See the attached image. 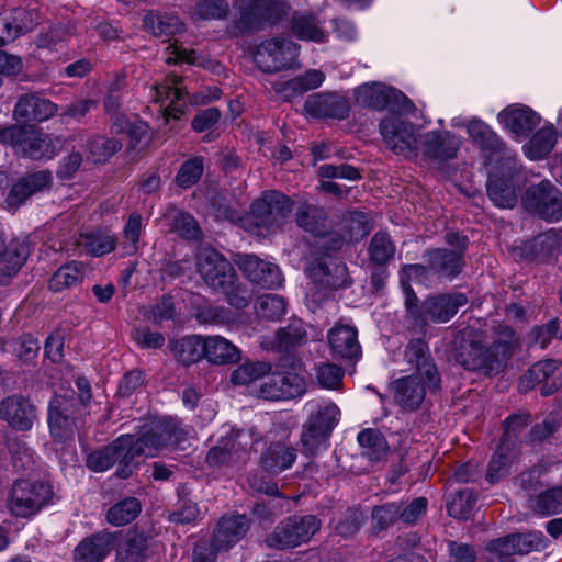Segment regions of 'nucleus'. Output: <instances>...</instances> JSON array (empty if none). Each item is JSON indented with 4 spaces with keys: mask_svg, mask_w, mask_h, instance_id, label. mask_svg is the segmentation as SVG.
I'll use <instances>...</instances> for the list:
<instances>
[{
    "mask_svg": "<svg viewBox=\"0 0 562 562\" xmlns=\"http://www.w3.org/2000/svg\"><path fill=\"white\" fill-rule=\"evenodd\" d=\"M183 431L170 417L145 423L135 435H122L111 446L91 452L87 465L94 472H104L114 463L128 465L137 457H154L160 450L178 446Z\"/></svg>",
    "mask_w": 562,
    "mask_h": 562,
    "instance_id": "nucleus-1",
    "label": "nucleus"
},
{
    "mask_svg": "<svg viewBox=\"0 0 562 562\" xmlns=\"http://www.w3.org/2000/svg\"><path fill=\"white\" fill-rule=\"evenodd\" d=\"M380 132L387 147L395 154L431 164L453 159L462 145V138L449 131L423 133L404 114H392L383 119Z\"/></svg>",
    "mask_w": 562,
    "mask_h": 562,
    "instance_id": "nucleus-2",
    "label": "nucleus"
},
{
    "mask_svg": "<svg viewBox=\"0 0 562 562\" xmlns=\"http://www.w3.org/2000/svg\"><path fill=\"white\" fill-rule=\"evenodd\" d=\"M517 344L516 333L508 326H499L494 342L486 349L481 340L474 338L463 346L458 355L459 362L469 370L485 373L497 372L513 355Z\"/></svg>",
    "mask_w": 562,
    "mask_h": 562,
    "instance_id": "nucleus-3",
    "label": "nucleus"
},
{
    "mask_svg": "<svg viewBox=\"0 0 562 562\" xmlns=\"http://www.w3.org/2000/svg\"><path fill=\"white\" fill-rule=\"evenodd\" d=\"M405 291V305L414 324L420 329L429 323H447L467 304L468 299L462 293H442L427 296L420 305L412 288L402 280Z\"/></svg>",
    "mask_w": 562,
    "mask_h": 562,
    "instance_id": "nucleus-4",
    "label": "nucleus"
},
{
    "mask_svg": "<svg viewBox=\"0 0 562 562\" xmlns=\"http://www.w3.org/2000/svg\"><path fill=\"white\" fill-rule=\"evenodd\" d=\"M239 18L235 29L250 33L272 26L289 16L291 5L284 0H239Z\"/></svg>",
    "mask_w": 562,
    "mask_h": 562,
    "instance_id": "nucleus-5",
    "label": "nucleus"
},
{
    "mask_svg": "<svg viewBox=\"0 0 562 562\" xmlns=\"http://www.w3.org/2000/svg\"><path fill=\"white\" fill-rule=\"evenodd\" d=\"M52 496L50 484L43 480H18L11 487L8 508L15 517L29 518L36 515Z\"/></svg>",
    "mask_w": 562,
    "mask_h": 562,
    "instance_id": "nucleus-6",
    "label": "nucleus"
},
{
    "mask_svg": "<svg viewBox=\"0 0 562 562\" xmlns=\"http://www.w3.org/2000/svg\"><path fill=\"white\" fill-rule=\"evenodd\" d=\"M300 45L284 37H271L262 41L256 48L254 59L266 72H278L297 64Z\"/></svg>",
    "mask_w": 562,
    "mask_h": 562,
    "instance_id": "nucleus-7",
    "label": "nucleus"
},
{
    "mask_svg": "<svg viewBox=\"0 0 562 562\" xmlns=\"http://www.w3.org/2000/svg\"><path fill=\"white\" fill-rule=\"evenodd\" d=\"M321 521L313 515L293 516L280 522L266 539L270 548H295L306 543L319 530Z\"/></svg>",
    "mask_w": 562,
    "mask_h": 562,
    "instance_id": "nucleus-8",
    "label": "nucleus"
},
{
    "mask_svg": "<svg viewBox=\"0 0 562 562\" xmlns=\"http://www.w3.org/2000/svg\"><path fill=\"white\" fill-rule=\"evenodd\" d=\"M0 142L14 146L31 159L52 158L49 137L34 126H10L0 131Z\"/></svg>",
    "mask_w": 562,
    "mask_h": 562,
    "instance_id": "nucleus-9",
    "label": "nucleus"
},
{
    "mask_svg": "<svg viewBox=\"0 0 562 562\" xmlns=\"http://www.w3.org/2000/svg\"><path fill=\"white\" fill-rule=\"evenodd\" d=\"M196 267L204 282L214 290H227L236 281V273L231 262L213 248L199 250Z\"/></svg>",
    "mask_w": 562,
    "mask_h": 562,
    "instance_id": "nucleus-10",
    "label": "nucleus"
},
{
    "mask_svg": "<svg viewBox=\"0 0 562 562\" xmlns=\"http://www.w3.org/2000/svg\"><path fill=\"white\" fill-rule=\"evenodd\" d=\"M356 102L364 108L374 110L407 111L411 109V101L398 90L387 87L381 82H367L355 90Z\"/></svg>",
    "mask_w": 562,
    "mask_h": 562,
    "instance_id": "nucleus-11",
    "label": "nucleus"
},
{
    "mask_svg": "<svg viewBox=\"0 0 562 562\" xmlns=\"http://www.w3.org/2000/svg\"><path fill=\"white\" fill-rule=\"evenodd\" d=\"M292 206V201L283 193L267 191L252 203L250 214L257 226L271 229L282 225Z\"/></svg>",
    "mask_w": 562,
    "mask_h": 562,
    "instance_id": "nucleus-12",
    "label": "nucleus"
},
{
    "mask_svg": "<svg viewBox=\"0 0 562 562\" xmlns=\"http://www.w3.org/2000/svg\"><path fill=\"white\" fill-rule=\"evenodd\" d=\"M525 203L530 211L547 221L562 220V194L548 180L529 188Z\"/></svg>",
    "mask_w": 562,
    "mask_h": 562,
    "instance_id": "nucleus-13",
    "label": "nucleus"
},
{
    "mask_svg": "<svg viewBox=\"0 0 562 562\" xmlns=\"http://www.w3.org/2000/svg\"><path fill=\"white\" fill-rule=\"evenodd\" d=\"M252 443L250 431L231 429L229 436L222 438L217 446L210 449L206 461L212 467L237 462L248 453Z\"/></svg>",
    "mask_w": 562,
    "mask_h": 562,
    "instance_id": "nucleus-14",
    "label": "nucleus"
},
{
    "mask_svg": "<svg viewBox=\"0 0 562 562\" xmlns=\"http://www.w3.org/2000/svg\"><path fill=\"white\" fill-rule=\"evenodd\" d=\"M497 120L515 138L521 139L540 124L541 117L531 108L516 103L502 110Z\"/></svg>",
    "mask_w": 562,
    "mask_h": 562,
    "instance_id": "nucleus-15",
    "label": "nucleus"
},
{
    "mask_svg": "<svg viewBox=\"0 0 562 562\" xmlns=\"http://www.w3.org/2000/svg\"><path fill=\"white\" fill-rule=\"evenodd\" d=\"M0 418L16 430L27 431L37 419L36 408L23 396H9L0 402Z\"/></svg>",
    "mask_w": 562,
    "mask_h": 562,
    "instance_id": "nucleus-16",
    "label": "nucleus"
},
{
    "mask_svg": "<svg viewBox=\"0 0 562 562\" xmlns=\"http://www.w3.org/2000/svg\"><path fill=\"white\" fill-rule=\"evenodd\" d=\"M153 91V100L156 103L164 105L168 101V104L164 108L166 119H176L182 113L188 91L181 77L170 75L164 83L155 86Z\"/></svg>",
    "mask_w": 562,
    "mask_h": 562,
    "instance_id": "nucleus-17",
    "label": "nucleus"
},
{
    "mask_svg": "<svg viewBox=\"0 0 562 562\" xmlns=\"http://www.w3.org/2000/svg\"><path fill=\"white\" fill-rule=\"evenodd\" d=\"M238 266L252 283L262 288H276L282 283V276L278 266L255 255L240 256Z\"/></svg>",
    "mask_w": 562,
    "mask_h": 562,
    "instance_id": "nucleus-18",
    "label": "nucleus"
},
{
    "mask_svg": "<svg viewBox=\"0 0 562 562\" xmlns=\"http://www.w3.org/2000/svg\"><path fill=\"white\" fill-rule=\"evenodd\" d=\"M304 110L313 117L344 120L350 108L348 100L339 94L316 93L305 101Z\"/></svg>",
    "mask_w": 562,
    "mask_h": 562,
    "instance_id": "nucleus-19",
    "label": "nucleus"
},
{
    "mask_svg": "<svg viewBox=\"0 0 562 562\" xmlns=\"http://www.w3.org/2000/svg\"><path fill=\"white\" fill-rule=\"evenodd\" d=\"M74 404L66 395H55L48 407V426L52 436L57 440H66L72 437L75 419L70 416Z\"/></svg>",
    "mask_w": 562,
    "mask_h": 562,
    "instance_id": "nucleus-20",
    "label": "nucleus"
},
{
    "mask_svg": "<svg viewBox=\"0 0 562 562\" xmlns=\"http://www.w3.org/2000/svg\"><path fill=\"white\" fill-rule=\"evenodd\" d=\"M427 383L425 375L413 373L408 376L396 380L393 383L394 396L396 402L406 408L416 409L422 404L426 390L436 389Z\"/></svg>",
    "mask_w": 562,
    "mask_h": 562,
    "instance_id": "nucleus-21",
    "label": "nucleus"
},
{
    "mask_svg": "<svg viewBox=\"0 0 562 562\" xmlns=\"http://www.w3.org/2000/svg\"><path fill=\"white\" fill-rule=\"evenodd\" d=\"M249 527L245 515L223 517L213 533V547L216 551L227 550L237 543Z\"/></svg>",
    "mask_w": 562,
    "mask_h": 562,
    "instance_id": "nucleus-22",
    "label": "nucleus"
},
{
    "mask_svg": "<svg viewBox=\"0 0 562 562\" xmlns=\"http://www.w3.org/2000/svg\"><path fill=\"white\" fill-rule=\"evenodd\" d=\"M325 413L328 415V419L324 424L319 425L308 419L304 426L301 440L308 453H315L326 442L329 434L338 424L340 416L338 407L329 406Z\"/></svg>",
    "mask_w": 562,
    "mask_h": 562,
    "instance_id": "nucleus-23",
    "label": "nucleus"
},
{
    "mask_svg": "<svg viewBox=\"0 0 562 562\" xmlns=\"http://www.w3.org/2000/svg\"><path fill=\"white\" fill-rule=\"evenodd\" d=\"M26 243L12 239L0 249V285L8 284L29 257Z\"/></svg>",
    "mask_w": 562,
    "mask_h": 562,
    "instance_id": "nucleus-24",
    "label": "nucleus"
},
{
    "mask_svg": "<svg viewBox=\"0 0 562 562\" xmlns=\"http://www.w3.org/2000/svg\"><path fill=\"white\" fill-rule=\"evenodd\" d=\"M58 106L52 101L36 94L22 97L14 108V117L18 121H46L57 113Z\"/></svg>",
    "mask_w": 562,
    "mask_h": 562,
    "instance_id": "nucleus-25",
    "label": "nucleus"
},
{
    "mask_svg": "<svg viewBox=\"0 0 562 562\" xmlns=\"http://www.w3.org/2000/svg\"><path fill=\"white\" fill-rule=\"evenodd\" d=\"M204 359L216 366L235 363L240 360V350L220 335L203 336Z\"/></svg>",
    "mask_w": 562,
    "mask_h": 562,
    "instance_id": "nucleus-26",
    "label": "nucleus"
},
{
    "mask_svg": "<svg viewBox=\"0 0 562 562\" xmlns=\"http://www.w3.org/2000/svg\"><path fill=\"white\" fill-rule=\"evenodd\" d=\"M296 450L285 442L271 443L261 454L260 464L270 474L290 469L296 460Z\"/></svg>",
    "mask_w": 562,
    "mask_h": 562,
    "instance_id": "nucleus-27",
    "label": "nucleus"
},
{
    "mask_svg": "<svg viewBox=\"0 0 562 562\" xmlns=\"http://www.w3.org/2000/svg\"><path fill=\"white\" fill-rule=\"evenodd\" d=\"M328 342L333 352L341 358H353L360 353L358 333L350 325H336L328 333Z\"/></svg>",
    "mask_w": 562,
    "mask_h": 562,
    "instance_id": "nucleus-28",
    "label": "nucleus"
},
{
    "mask_svg": "<svg viewBox=\"0 0 562 562\" xmlns=\"http://www.w3.org/2000/svg\"><path fill=\"white\" fill-rule=\"evenodd\" d=\"M427 351L428 347L424 340H412L405 350V358L409 363L415 364L416 373L427 378L428 385L438 386L440 379L435 364L427 355Z\"/></svg>",
    "mask_w": 562,
    "mask_h": 562,
    "instance_id": "nucleus-29",
    "label": "nucleus"
},
{
    "mask_svg": "<svg viewBox=\"0 0 562 562\" xmlns=\"http://www.w3.org/2000/svg\"><path fill=\"white\" fill-rule=\"evenodd\" d=\"M112 550V537L97 533L83 539L74 550L75 562H100Z\"/></svg>",
    "mask_w": 562,
    "mask_h": 562,
    "instance_id": "nucleus-30",
    "label": "nucleus"
},
{
    "mask_svg": "<svg viewBox=\"0 0 562 562\" xmlns=\"http://www.w3.org/2000/svg\"><path fill=\"white\" fill-rule=\"evenodd\" d=\"M52 181V176L46 171H38L18 181L8 194L7 202L10 206H20L29 196L46 188Z\"/></svg>",
    "mask_w": 562,
    "mask_h": 562,
    "instance_id": "nucleus-31",
    "label": "nucleus"
},
{
    "mask_svg": "<svg viewBox=\"0 0 562 562\" xmlns=\"http://www.w3.org/2000/svg\"><path fill=\"white\" fill-rule=\"evenodd\" d=\"M291 32L301 41L324 43L327 40V32L321 21L311 13H294L291 18Z\"/></svg>",
    "mask_w": 562,
    "mask_h": 562,
    "instance_id": "nucleus-32",
    "label": "nucleus"
},
{
    "mask_svg": "<svg viewBox=\"0 0 562 562\" xmlns=\"http://www.w3.org/2000/svg\"><path fill=\"white\" fill-rule=\"evenodd\" d=\"M169 349L178 362L190 366L204 358L203 336L189 335L171 340Z\"/></svg>",
    "mask_w": 562,
    "mask_h": 562,
    "instance_id": "nucleus-33",
    "label": "nucleus"
},
{
    "mask_svg": "<svg viewBox=\"0 0 562 562\" xmlns=\"http://www.w3.org/2000/svg\"><path fill=\"white\" fill-rule=\"evenodd\" d=\"M81 252L101 257L114 250L116 238L109 232H89L80 234L76 241Z\"/></svg>",
    "mask_w": 562,
    "mask_h": 562,
    "instance_id": "nucleus-34",
    "label": "nucleus"
},
{
    "mask_svg": "<svg viewBox=\"0 0 562 562\" xmlns=\"http://www.w3.org/2000/svg\"><path fill=\"white\" fill-rule=\"evenodd\" d=\"M467 132L472 142L484 151H501L504 147L498 135L480 119L469 120Z\"/></svg>",
    "mask_w": 562,
    "mask_h": 562,
    "instance_id": "nucleus-35",
    "label": "nucleus"
},
{
    "mask_svg": "<svg viewBox=\"0 0 562 562\" xmlns=\"http://www.w3.org/2000/svg\"><path fill=\"white\" fill-rule=\"evenodd\" d=\"M361 454L371 462L383 460L389 453V445L384 436L374 429H364L358 434Z\"/></svg>",
    "mask_w": 562,
    "mask_h": 562,
    "instance_id": "nucleus-36",
    "label": "nucleus"
},
{
    "mask_svg": "<svg viewBox=\"0 0 562 562\" xmlns=\"http://www.w3.org/2000/svg\"><path fill=\"white\" fill-rule=\"evenodd\" d=\"M557 133L552 125L543 126L524 146L526 156L532 160L546 157L554 148Z\"/></svg>",
    "mask_w": 562,
    "mask_h": 562,
    "instance_id": "nucleus-37",
    "label": "nucleus"
},
{
    "mask_svg": "<svg viewBox=\"0 0 562 562\" xmlns=\"http://www.w3.org/2000/svg\"><path fill=\"white\" fill-rule=\"evenodd\" d=\"M296 223L304 231L319 235L325 228L326 213L323 209L303 202L296 210Z\"/></svg>",
    "mask_w": 562,
    "mask_h": 562,
    "instance_id": "nucleus-38",
    "label": "nucleus"
},
{
    "mask_svg": "<svg viewBox=\"0 0 562 562\" xmlns=\"http://www.w3.org/2000/svg\"><path fill=\"white\" fill-rule=\"evenodd\" d=\"M86 267L82 262L71 261L61 266L50 278L49 289L54 292L78 284L85 277Z\"/></svg>",
    "mask_w": 562,
    "mask_h": 562,
    "instance_id": "nucleus-39",
    "label": "nucleus"
},
{
    "mask_svg": "<svg viewBox=\"0 0 562 562\" xmlns=\"http://www.w3.org/2000/svg\"><path fill=\"white\" fill-rule=\"evenodd\" d=\"M430 265L438 273L445 277H454L460 272L463 261L459 251L436 249L430 252Z\"/></svg>",
    "mask_w": 562,
    "mask_h": 562,
    "instance_id": "nucleus-40",
    "label": "nucleus"
},
{
    "mask_svg": "<svg viewBox=\"0 0 562 562\" xmlns=\"http://www.w3.org/2000/svg\"><path fill=\"white\" fill-rule=\"evenodd\" d=\"M487 193L498 207L512 209L517 202V194L512 184L494 176H491L487 180Z\"/></svg>",
    "mask_w": 562,
    "mask_h": 562,
    "instance_id": "nucleus-41",
    "label": "nucleus"
},
{
    "mask_svg": "<svg viewBox=\"0 0 562 562\" xmlns=\"http://www.w3.org/2000/svg\"><path fill=\"white\" fill-rule=\"evenodd\" d=\"M140 513V503L135 497L125 498L109 508L106 519L114 526L132 522Z\"/></svg>",
    "mask_w": 562,
    "mask_h": 562,
    "instance_id": "nucleus-42",
    "label": "nucleus"
},
{
    "mask_svg": "<svg viewBox=\"0 0 562 562\" xmlns=\"http://www.w3.org/2000/svg\"><path fill=\"white\" fill-rule=\"evenodd\" d=\"M145 30L155 36L172 35L182 31V24L176 16L148 13L143 18Z\"/></svg>",
    "mask_w": 562,
    "mask_h": 562,
    "instance_id": "nucleus-43",
    "label": "nucleus"
},
{
    "mask_svg": "<svg viewBox=\"0 0 562 562\" xmlns=\"http://www.w3.org/2000/svg\"><path fill=\"white\" fill-rule=\"evenodd\" d=\"M313 277L327 288L339 289L348 285L347 268L341 263H334L333 270L325 263H319L313 270Z\"/></svg>",
    "mask_w": 562,
    "mask_h": 562,
    "instance_id": "nucleus-44",
    "label": "nucleus"
},
{
    "mask_svg": "<svg viewBox=\"0 0 562 562\" xmlns=\"http://www.w3.org/2000/svg\"><path fill=\"white\" fill-rule=\"evenodd\" d=\"M88 158L93 162H102L114 155L121 147L120 140L110 139L105 136H93L87 140Z\"/></svg>",
    "mask_w": 562,
    "mask_h": 562,
    "instance_id": "nucleus-45",
    "label": "nucleus"
},
{
    "mask_svg": "<svg viewBox=\"0 0 562 562\" xmlns=\"http://www.w3.org/2000/svg\"><path fill=\"white\" fill-rule=\"evenodd\" d=\"M510 449L501 442L498 449L493 454L486 471V480L494 484L508 473V469L513 462Z\"/></svg>",
    "mask_w": 562,
    "mask_h": 562,
    "instance_id": "nucleus-46",
    "label": "nucleus"
},
{
    "mask_svg": "<svg viewBox=\"0 0 562 562\" xmlns=\"http://www.w3.org/2000/svg\"><path fill=\"white\" fill-rule=\"evenodd\" d=\"M112 131L116 134H126L131 145L135 147L148 133V125L136 117L117 116Z\"/></svg>",
    "mask_w": 562,
    "mask_h": 562,
    "instance_id": "nucleus-47",
    "label": "nucleus"
},
{
    "mask_svg": "<svg viewBox=\"0 0 562 562\" xmlns=\"http://www.w3.org/2000/svg\"><path fill=\"white\" fill-rule=\"evenodd\" d=\"M536 513L542 516L555 515L562 512V487H551L540 493L532 503Z\"/></svg>",
    "mask_w": 562,
    "mask_h": 562,
    "instance_id": "nucleus-48",
    "label": "nucleus"
},
{
    "mask_svg": "<svg viewBox=\"0 0 562 562\" xmlns=\"http://www.w3.org/2000/svg\"><path fill=\"white\" fill-rule=\"evenodd\" d=\"M270 369L266 362H246L233 371L231 381L236 385H248L261 380Z\"/></svg>",
    "mask_w": 562,
    "mask_h": 562,
    "instance_id": "nucleus-49",
    "label": "nucleus"
},
{
    "mask_svg": "<svg viewBox=\"0 0 562 562\" xmlns=\"http://www.w3.org/2000/svg\"><path fill=\"white\" fill-rule=\"evenodd\" d=\"M559 364L555 360L547 359L533 364L520 379L519 387L527 391L535 384L542 382L555 372Z\"/></svg>",
    "mask_w": 562,
    "mask_h": 562,
    "instance_id": "nucleus-50",
    "label": "nucleus"
},
{
    "mask_svg": "<svg viewBox=\"0 0 562 562\" xmlns=\"http://www.w3.org/2000/svg\"><path fill=\"white\" fill-rule=\"evenodd\" d=\"M283 393H277L274 396H284V400H291L302 396L306 391V380L301 369L281 372Z\"/></svg>",
    "mask_w": 562,
    "mask_h": 562,
    "instance_id": "nucleus-51",
    "label": "nucleus"
},
{
    "mask_svg": "<svg viewBox=\"0 0 562 562\" xmlns=\"http://www.w3.org/2000/svg\"><path fill=\"white\" fill-rule=\"evenodd\" d=\"M517 554H528L532 551L546 550L550 541L541 531H530L526 533H514Z\"/></svg>",
    "mask_w": 562,
    "mask_h": 562,
    "instance_id": "nucleus-52",
    "label": "nucleus"
},
{
    "mask_svg": "<svg viewBox=\"0 0 562 562\" xmlns=\"http://www.w3.org/2000/svg\"><path fill=\"white\" fill-rule=\"evenodd\" d=\"M256 311L260 317L278 319L285 312V302L277 294H263L257 299Z\"/></svg>",
    "mask_w": 562,
    "mask_h": 562,
    "instance_id": "nucleus-53",
    "label": "nucleus"
},
{
    "mask_svg": "<svg viewBox=\"0 0 562 562\" xmlns=\"http://www.w3.org/2000/svg\"><path fill=\"white\" fill-rule=\"evenodd\" d=\"M35 25L33 13L23 9H18L13 13L11 21L5 22V35L8 40H14L20 35L31 31Z\"/></svg>",
    "mask_w": 562,
    "mask_h": 562,
    "instance_id": "nucleus-54",
    "label": "nucleus"
},
{
    "mask_svg": "<svg viewBox=\"0 0 562 562\" xmlns=\"http://www.w3.org/2000/svg\"><path fill=\"white\" fill-rule=\"evenodd\" d=\"M475 505V497L469 490L458 492L447 504V510L451 517L467 518Z\"/></svg>",
    "mask_w": 562,
    "mask_h": 562,
    "instance_id": "nucleus-55",
    "label": "nucleus"
},
{
    "mask_svg": "<svg viewBox=\"0 0 562 562\" xmlns=\"http://www.w3.org/2000/svg\"><path fill=\"white\" fill-rule=\"evenodd\" d=\"M371 259L376 263H385L395 251L394 244L385 233H376L370 244Z\"/></svg>",
    "mask_w": 562,
    "mask_h": 562,
    "instance_id": "nucleus-56",
    "label": "nucleus"
},
{
    "mask_svg": "<svg viewBox=\"0 0 562 562\" xmlns=\"http://www.w3.org/2000/svg\"><path fill=\"white\" fill-rule=\"evenodd\" d=\"M203 173V160L200 157H194L187 160L180 168L177 175V182L181 188H190L193 186Z\"/></svg>",
    "mask_w": 562,
    "mask_h": 562,
    "instance_id": "nucleus-57",
    "label": "nucleus"
},
{
    "mask_svg": "<svg viewBox=\"0 0 562 562\" xmlns=\"http://www.w3.org/2000/svg\"><path fill=\"white\" fill-rule=\"evenodd\" d=\"M172 227L187 239H198L200 229L196 221L188 213L177 212L172 217Z\"/></svg>",
    "mask_w": 562,
    "mask_h": 562,
    "instance_id": "nucleus-58",
    "label": "nucleus"
},
{
    "mask_svg": "<svg viewBox=\"0 0 562 562\" xmlns=\"http://www.w3.org/2000/svg\"><path fill=\"white\" fill-rule=\"evenodd\" d=\"M344 373L339 367L331 363H325L317 368L316 378L321 386L325 389H336L340 385Z\"/></svg>",
    "mask_w": 562,
    "mask_h": 562,
    "instance_id": "nucleus-59",
    "label": "nucleus"
},
{
    "mask_svg": "<svg viewBox=\"0 0 562 562\" xmlns=\"http://www.w3.org/2000/svg\"><path fill=\"white\" fill-rule=\"evenodd\" d=\"M142 231V217L138 214H131L124 228V237L126 239L125 252L132 255L137 250Z\"/></svg>",
    "mask_w": 562,
    "mask_h": 562,
    "instance_id": "nucleus-60",
    "label": "nucleus"
},
{
    "mask_svg": "<svg viewBox=\"0 0 562 562\" xmlns=\"http://www.w3.org/2000/svg\"><path fill=\"white\" fill-rule=\"evenodd\" d=\"M12 348L18 358L30 361L37 356L40 344L31 335H23L13 341Z\"/></svg>",
    "mask_w": 562,
    "mask_h": 562,
    "instance_id": "nucleus-61",
    "label": "nucleus"
},
{
    "mask_svg": "<svg viewBox=\"0 0 562 562\" xmlns=\"http://www.w3.org/2000/svg\"><path fill=\"white\" fill-rule=\"evenodd\" d=\"M262 382L260 383L259 396L266 400L279 401L284 400V396H274L277 393H283V390L280 387L282 384V373H273L270 375H265Z\"/></svg>",
    "mask_w": 562,
    "mask_h": 562,
    "instance_id": "nucleus-62",
    "label": "nucleus"
},
{
    "mask_svg": "<svg viewBox=\"0 0 562 562\" xmlns=\"http://www.w3.org/2000/svg\"><path fill=\"white\" fill-rule=\"evenodd\" d=\"M318 173L321 177L324 178H341V179H348V180H356L360 177L359 171L349 165H340V166H333V165H322L318 168Z\"/></svg>",
    "mask_w": 562,
    "mask_h": 562,
    "instance_id": "nucleus-63",
    "label": "nucleus"
},
{
    "mask_svg": "<svg viewBox=\"0 0 562 562\" xmlns=\"http://www.w3.org/2000/svg\"><path fill=\"white\" fill-rule=\"evenodd\" d=\"M348 226L350 228L349 239L358 240L363 238L371 231L368 216L363 213L355 212L348 218Z\"/></svg>",
    "mask_w": 562,
    "mask_h": 562,
    "instance_id": "nucleus-64",
    "label": "nucleus"
}]
</instances>
